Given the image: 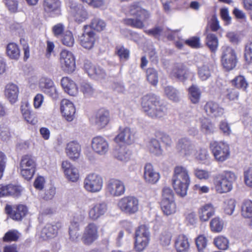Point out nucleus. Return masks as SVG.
<instances>
[{
  "label": "nucleus",
  "instance_id": "nucleus-1",
  "mask_svg": "<svg viewBox=\"0 0 252 252\" xmlns=\"http://www.w3.org/2000/svg\"><path fill=\"white\" fill-rule=\"evenodd\" d=\"M172 181L177 194L181 197H185L190 183V178L187 168L182 165L176 166L174 169Z\"/></svg>",
  "mask_w": 252,
  "mask_h": 252
},
{
  "label": "nucleus",
  "instance_id": "nucleus-2",
  "mask_svg": "<svg viewBox=\"0 0 252 252\" xmlns=\"http://www.w3.org/2000/svg\"><path fill=\"white\" fill-rule=\"evenodd\" d=\"M141 106L144 112L152 118L163 117L167 110L159 98L153 94L144 95L142 98Z\"/></svg>",
  "mask_w": 252,
  "mask_h": 252
},
{
  "label": "nucleus",
  "instance_id": "nucleus-3",
  "mask_svg": "<svg viewBox=\"0 0 252 252\" xmlns=\"http://www.w3.org/2000/svg\"><path fill=\"white\" fill-rule=\"evenodd\" d=\"M237 179V175L234 171L223 170L214 178L213 185L215 191L219 194L230 192L233 189L234 183Z\"/></svg>",
  "mask_w": 252,
  "mask_h": 252
},
{
  "label": "nucleus",
  "instance_id": "nucleus-4",
  "mask_svg": "<svg viewBox=\"0 0 252 252\" xmlns=\"http://www.w3.org/2000/svg\"><path fill=\"white\" fill-rule=\"evenodd\" d=\"M128 12L135 19H126L124 20L125 24L136 28H143L144 26L143 21L149 17L148 11L143 8L139 3L134 2L130 6Z\"/></svg>",
  "mask_w": 252,
  "mask_h": 252
},
{
  "label": "nucleus",
  "instance_id": "nucleus-5",
  "mask_svg": "<svg viewBox=\"0 0 252 252\" xmlns=\"http://www.w3.org/2000/svg\"><path fill=\"white\" fill-rule=\"evenodd\" d=\"M210 147L217 162L222 163L229 158L230 147L227 143L223 141H213L210 143Z\"/></svg>",
  "mask_w": 252,
  "mask_h": 252
},
{
  "label": "nucleus",
  "instance_id": "nucleus-6",
  "mask_svg": "<svg viewBox=\"0 0 252 252\" xmlns=\"http://www.w3.org/2000/svg\"><path fill=\"white\" fill-rule=\"evenodd\" d=\"M103 186V178L98 174H89L85 177L83 180V188L86 191L89 193H98L102 189Z\"/></svg>",
  "mask_w": 252,
  "mask_h": 252
},
{
  "label": "nucleus",
  "instance_id": "nucleus-7",
  "mask_svg": "<svg viewBox=\"0 0 252 252\" xmlns=\"http://www.w3.org/2000/svg\"><path fill=\"white\" fill-rule=\"evenodd\" d=\"M150 239L149 228L145 225H141L135 234L134 250L138 252L143 251L148 246Z\"/></svg>",
  "mask_w": 252,
  "mask_h": 252
},
{
  "label": "nucleus",
  "instance_id": "nucleus-8",
  "mask_svg": "<svg viewBox=\"0 0 252 252\" xmlns=\"http://www.w3.org/2000/svg\"><path fill=\"white\" fill-rule=\"evenodd\" d=\"M35 169V161L32 156L26 155L21 158L20 169L21 175L27 180L33 176Z\"/></svg>",
  "mask_w": 252,
  "mask_h": 252
},
{
  "label": "nucleus",
  "instance_id": "nucleus-9",
  "mask_svg": "<svg viewBox=\"0 0 252 252\" xmlns=\"http://www.w3.org/2000/svg\"><path fill=\"white\" fill-rule=\"evenodd\" d=\"M118 206L125 213L133 214L139 210V201L133 196H125L119 200Z\"/></svg>",
  "mask_w": 252,
  "mask_h": 252
},
{
  "label": "nucleus",
  "instance_id": "nucleus-10",
  "mask_svg": "<svg viewBox=\"0 0 252 252\" xmlns=\"http://www.w3.org/2000/svg\"><path fill=\"white\" fill-rule=\"evenodd\" d=\"M105 191L107 195L111 197L123 195L126 191L123 181L117 178L110 179L106 184Z\"/></svg>",
  "mask_w": 252,
  "mask_h": 252
},
{
  "label": "nucleus",
  "instance_id": "nucleus-11",
  "mask_svg": "<svg viewBox=\"0 0 252 252\" xmlns=\"http://www.w3.org/2000/svg\"><path fill=\"white\" fill-rule=\"evenodd\" d=\"M237 56L235 50L231 47L224 46L222 47L221 63L227 70L233 69L236 65Z\"/></svg>",
  "mask_w": 252,
  "mask_h": 252
},
{
  "label": "nucleus",
  "instance_id": "nucleus-12",
  "mask_svg": "<svg viewBox=\"0 0 252 252\" xmlns=\"http://www.w3.org/2000/svg\"><path fill=\"white\" fill-rule=\"evenodd\" d=\"M108 210V205L105 201L92 204L88 211V218L92 220H96L104 216Z\"/></svg>",
  "mask_w": 252,
  "mask_h": 252
},
{
  "label": "nucleus",
  "instance_id": "nucleus-13",
  "mask_svg": "<svg viewBox=\"0 0 252 252\" xmlns=\"http://www.w3.org/2000/svg\"><path fill=\"white\" fill-rule=\"evenodd\" d=\"M60 63L61 67L64 71L71 73L75 70V58L71 52L63 50L60 54Z\"/></svg>",
  "mask_w": 252,
  "mask_h": 252
},
{
  "label": "nucleus",
  "instance_id": "nucleus-14",
  "mask_svg": "<svg viewBox=\"0 0 252 252\" xmlns=\"http://www.w3.org/2000/svg\"><path fill=\"white\" fill-rule=\"evenodd\" d=\"M84 68L88 75L94 79L102 80L106 76V73L102 68L93 64L88 60L85 61Z\"/></svg>",
  "mask_w": 252,
  "mask_h": 252
},
{
  "label": "nucleus",
  "instance_id": "nucleus-15",
  "mask_svg": "<svg viewBox=\"0 0 252 252\" xmlns=\"http://www.w3.org/2000/svg\"><path fill=\"white\" fill-rule=\"evenodd\" d=\"M98 225L94 222H91L85 228L82 241L85 244L90 245L98 239Z\"/></svg>",
  "mask_w": 252,
  "mask_h": 252
},
{
  "label": "nucleus",
  "instance_id": "nucleus-16",
  "mask_svg": "<svg viewBox=\"0 0 252 252\" xmlns=\"http://www.w3.org/2000/svg\"><path fill=\"white\" fill-rule=\"evenodd\" d=\"M88 26H84V32L79 37L80 45L86 49H91L96 40V36L94 32L87 31Z\"/></svg>",
  "mask_w": 252,
  "mask_h": 252
},
{
  "label": "nucleus",
  "instance_id": "nucleus-17",
  "mask_svg": "<svg viewBox=\"0 0 252 252\" xmlns=\"http://www.w3.org/2000/svg\"><path fill=\"white\" fill-rule=\"evenodd\" d=\"M91 145L93 150L100 156L105 155L109 148V143L107 140L99 136L93 138Z\"/></svg>",
  "mask_w": 252,
  "mask_h": 252
},
{
  "label": "nucleus",
  "instance_id": "nucleus-18",
  "mask_svg": "<svg viewBox=\"0 0 252 252\" xmlns=\"http://www.w3.org/2000/svg\"><path fill=\"white\" fill-rule=\"evenodd\" d=\"M62 168L68 180L72 182L78 181L79 178V171L69 161L67 160L63 161L62 163Z\"/></svg>",
  "mask_w": 252,
  "mask_h": 252
},
{
  "label": "nucleus",
  "instance_id": "nucleus-19",
  "mask_svg": "<svg viewBox=\"0 0 252 252\" xmlns=\"http://www.w3.org/2000/svg\"><path fill=\"white\" fill-rule=\"evenodd\" d=\"M134 140V131L128 127H120L119 133L115 138L116 142H122L127 144L132 143Z\"/></svg>",
  "mask_w": 252,
  "mask_h": 252
},
{
  "label": "nucleus",
  "instance_id": "nucleus-20",
  "mask_svg": "<svg viewBox=\"0 0 252 252\" xmlns=\"http://www.w3.org/2000/svg\"><path fill=\"white\" fill-rule=\"evenodd\" d=\"M61 110L67 121L71 122L73 120L75 108L72 102L66 99H63L61 102Z\"/></svg>",
  "mask_w": 252,
  "mask_h": 252
},
{
  "label": "nucleus",
  "instance_id": "nucleus-21",
  "mask_svg": "<svg viewBox=\"0 0 252 252\" xmlns=\"http://www.w3.org/2000/svg\"><path fill=\"white\" fill-rule=\"evenodd\" d=\"M177 149L181 155L184 156H189L194 154L195 149L191 141L186 138L179 140Z\"/></svg>",
  "mask_w": 252,
  "mask_h": 252
},
{
  "label": "nucleus",
  "instance_id": "nucleus-22",
  "mask_svg": "<svg viewBox=\"0 0 252 252\" xmlns=\"http://www.w3.org/2000/svg\"><path fill=\"white\" fill-rule=\"evenodd\" d=\"M114 156L118 160L125 163L133 160L131 151L124 146L116 149L114 152Z\"/></svg>",
  "mask_w": 252,
  "mask_h": 252
},
{
  "label": "nucleus",
  "instance_id": "nucleus-23",
  "mask_svg": "<svg viewBox=\"0 0 252 252\" xmlns=\"http://www.w3.org/2000/svg\"><path fill=\"white\" fill-rule=\"evenodd\" d=\"M43 7L45 11L52 16L61 14V1L60 0H44Z\"/></svg>",
  "mask_w": 252,
  "mask_h": 252
},
{
  "label": "nucleus",
  "instance_id": "nucleus-24",
  "mask_svg": "<svg viewBox=\"0 0 252 252\" xmlns=\"http://www.w3.org/2000/svg\"><path fill=\"white\" fill-rule=\"evenodd\" d=\"M159 173L156 171L153 166L149 163L144 166V178L145 181L150 184H155L159 179Z\"/></svg>",
  "mask_w": 252,
  "mask_h": 252
},
{
  "label": "nucleus",
  "instance_id": "nucleus-25",
  "mask_svg": "<svg viewBox=\"0 0 252 252\" xmlns=\"http://www.w3.org/2000/svg\"><path fill=\"white\" fill-rule=\"evenodd\" d=\"M206 114L211 117H219L224 113L223 109L219 104L212 101L207 102L204 106Z\"/></svg>",
  "mask_w": 252,
  "mask_h": 252
},
{
  "label": "nucleus",
  "instance_id": "nucleus-26",
  "mask_svg": "<svg viewBox=\"0 0 252 252\" xmlns=\"http://www.w3.org/2000/svg\"><path fill=\"white\" fill-rule=\"evenodd\" d=\"M61 227V224L60 223H57L55 224H47L41 231V237L43 240L54 238Z\"/></svg>",
  "mask_w": 252,
  "mask_h": 252
},
{
  "label": "nucleus",
  "instance_id": "nucleus-27",
  "mask_svg": "<svg viewBox=\"0 0 252 252\" xmlns=\"http://www.w3.org/2000/svg\"><path fill=\"white\" fill-rule=\"evenodd\" d=\"M109 120V111L105 109H100L96 113L94 123L98 127L101 128L108 124Z\"/></svg>",
  "mask_w": 252,
  "mask_h": 252
},
{
  "label": "nucleus",
  "instance_id": "nucleus-28",
  "mask_svg": "<svg viewBox=\"0 0 252 252\" xmlns=\"http://www.w3.org/2000/svg\"><path fill=\"white\" fill-rule=\"evenodd\" d=\"M72 15L74 20L78 23L85 21L88 18V14L86 9L80 4L72 5L70 7Z\"/></svg>",
  "mask_w": 252,
  "mask_h": 252
},
{
  "label": "nucleus",
  "instance_id": "nucleus-29",
  "mask_svg": "<svg viewBox=\"0 0 252 252\" xmlns=\"http://www.w3.org/2000/svg\"><path fill=\"white\" fill-rule=\"evenodd\" d=\"M214 213V207L211 203L201 206L198 211V217L201 221H207Z\"/></svg>",
  "mask_w": 252,
  "mask_h": 252
},
{
  "label": "nucleus",
  "instance_id": "nucleus-30",
  "mask_svg": "<svg viewBox=\"0 0 252 252\" xmlns=\"http://www.w3.org/2000/svg\"><path fill=\"white\" fill-rule=\"evenodd\" d=\"M4 94L11 104L14 103L18 100L19 88L15 84H8L5 86Z\"/></svg>",
  "mask_w": 252,
  "mask_h": 252
},
{
  "label": "nucleus",
  "instance_id": "nucleus-31",
  "mask_svg": "<svg viewBox=\"0 0 252 252\" xmlns=\"http://www.w3.org/2000/svg\"><path fill=\"white\" fill-rule=\"evenodd\" d=\"M61 85L69 95L75 96L77 94L78 91L76 84L68 77H63L61 80Z\"/></svg>",
  "mask_w": 252,
  "mask_h": 252
},
{
  "label": "nucleus",
  "instance_id": "nucleus-32",
  "mask_svg": "<svg viewBox=\"0 0 252 252\" xmlns=\"http://www.w3.org/2000/svg\"><path fill=\"white\" fill-rule=\"evenodd\" d=\"M65 152L67 156L72 159L79 158L81 152V146L77 142L72 141L67 144Z\"/></svg>",
  "mask_w": 252,
  "mask_h": 252
},
{
  "label": "nucleus",
  "instance_id": "nucleus-33",
  "mask_svg": "<svg viewBox=\"0 0 252 252\" xmlns=\"http://www.w3.org/2000/svg\"><path fill=\"white\" fill-rule=\"evenodd\" d=\"M175 247L177 252H187L189 248L188 238L185 235H180L175 239Z\"/></svg>",
  "mask_w": 252,
  "mask_h": 252
},
{
  "label": "nucleus",
  "instance_id": "nucleus-34",
  "mask_svg": "<svg viewBox=\"0 0 252 252\" xmlns=\"http://www.w3.org/2000/svg\"><path fill=\"white\" fill-rule=\"evenodd\" d=\"M187 70L182 64L175 65L171 72V75L181 81H184L187 78Z\"/></svg>",
  "mask_w": 252,
  "mask_h": 252
},
{
  "label": "nucleus",
  "instance_id": "nucleus-35",
  "mask_svg": "<svg viewBox=\"0 0 252 252\" xmlns=\"http://www.w3.org/2000/svg\"><path fill=\"white\" fill-rule=\"evenodd\" d=\"M6 54L10 59L18 60L20 56L18 45L14 43H9L6 47Z\"/></svg>",
  "mask_w": 252,
  "mask_h": 252
},
{
  "label": "nucleus",
  "instance_id": "nucleus-36",
  "mask_svg": "<svg viewBox=\"0 0 252 252\" xmlns=\"http://www.w3.org/2000/svg\"><path fill=\"white\" fill-rule=\"evenodd\" d=\"M161 208L163 214L166 216L175 214L177 210L175 201L161 202Z\"/></svg>",
  "mask_w": 252,
  "mask_h": 252
},
{
  "label": "nucleus",
  "instance_id": "nucleus-37",
  "mask_svg": "<svg viewBox=\"0 0 252 252\" xmlns=\"http://www.w3.org/2000/svg\"><path fill=\"white\" fill-rule=\"evenodd\" d=\"M189 98L192 103H198L200 99L201 92L196 85H192L188 89Z\"/></svg>",
  "mask_w": 252,
  "mask_h": 252
},
{
  "label": "nucleus",
  "instance_id": "nucleus-38",
  "mask_svg": "<svg viewBox=\"0 0 252 252\" xmlns=\"http://www.w3.org/2000/svg\"><path fill=\"white\" fill-rule=\"evenodd\" d=\"M150 152L153 154L159 156L162 153V150L161 148L159 141L155 138L150 140L147 145Z\"/></svg>",
  "mask_w": 252,
  "mask_h": 252
},
{
  "label": "nucleus",
  "instance_id": "nucleus-39",
  "mask_svg": "<svg viewBox=\"0 0 252 252\" xmlns=\"http://www.w3.org/2000/svg\"><path fill=\"white\" fill-rule=\"evenodd\" d=\"M206 42L208 48L212 52H215L217 50L219 40L215 34L208 33L206 36Z\"/></svg>",
  "mask_w": 252,
  "mask_h": 252
},
{
  "label": "nucleus",
  "instance_id": "nucleus-40",
  "mask_svg": "<svg viewBox=\"0 0 252 252\" xmlns=\"http://www.w3.org/2000/svg\"><path fill=\"white\" fill-rule=\"evenodd\" d=\"M146 78L148 82L154 86L158 82V74L157 70L154 68H149L146 70Z\"/></svg>",
  "mask_w": 252,
  "mask_h": 252
},
{
  "label": "nucleus",
  "instance_id": "nucleus-41",
  "mask_svg": "<svg viewBox=\"0 0 252 252\" xmlns=\"http://www.w3.org/2000/svg\"><path fill=\"white\" fill-rule=\"evenodd\" d=\"M164 93L166 96L172 101L177 102L180 100L179 91L172 86L165 87Z\"/></svg>",
  "mask_w": 252,
  "mask_h": 252
},
{
  "label": "nucleus",
  "instance_id": "nucleus-42",
  "mask_svg": "<svg viewBox=\"0 0 252 252\" xmlns=\"http://www.w3.org/2000/svg\"><path fill=\"white\" fill-rule=\"evenodd\" d=\"M241 214L244 218L252 217V201L246 200L244 201L241 206Z\"/></svg>",
  "mask_w": 252,
  "mask_h": 252
},
{
  "label": "nucleus",
  "instance_id": "nucleus-43",
  "mask_svg": "<svg viewBox=\"0 0 252 252\" xmlns=\"http://www.w3.org/2000/svg\"><path fill=\"white\" fill-rule=\"evenodd\" d=\"M212 69L209 66L205 64L198 68V75L202 81H206L211 76Z\"/></svg>",
  "mask_w": 252,
  "mask_h": 252
},
{
  "label": "nucleus",
  "instance_id": "nucleus-44",
  "mask_svg": "<svg viewBox=\"0 0 252 252\" xmlns=\"http://www.w3.org/2000/svg\"><path fill=\"white\" fill-rule=\"evenodd\" d=\"M215 245L220 250H225L229 247V241L223 236H219L214 239Z\"/></svg>",
  "mask_w": 252,
  "mask_h": 252
},
{
  "label": "nucleus",
  "instance_id": "nucleus-45",
  "mask_svg": "<svg viewBox=\"0 0 252 252\" xmlns=\"http://www.w3.org/2000/svg\"><path fill=\"white\" fill-rule=\"evenodd\" d=\"M23 190V188L21 186L13 184L7 185V196L19 197Z\"/></svg>",
  "mask_w": 252,
  "mask_h": 252
},
{
  "label": "nucleus",
  "instance_id": "nucleus-46",
  "mask_svg": "<svg viewBox=\"0 0 252 252\" xmlns=\"http://www.w3.org/2000/svg\"><path fill=\"white\" fill-rule=\"evenodd\" d=\"M232 84L236 88L243 90H245L248 86V83L245 78L242 75H239L236 77L232 81Z\"/></svg>",
  "mask_w": 252,
  "mask_h": 252
},
{
  "label": "nucleus",
  "instance_id": "nucleus-47",
  "mask_svg": "<svg viewBox=\"0 0 252 252\" xmlns=\"http://www.w3.org/2000/svg\"><path fill=\"white\" fill-rule=\"evenodd\" d=\"M28 212L27 207L24 205H19L16 210L14 211V214H12V219L15 220H20L24 217Z\"/></svg>",
  "mask_w": 252,
  "mask_h": 252
},
{
  "label": "nucleus",
  "instance_id": "nucleus-48",
  "mask_svg": "<svg viewBox=\"0 0 252 252\" xmlns=\"http://www.w3.org/2000/svg\"><path fill=\"white\" fill-rule=\"evenodd\" d=\"M223 227V221L219 217L213 218L210 221V227L212 231L220 232Z\"/></svg>",
  "mask_w": 252,
  "mask_h": 252
},
{
  "label": "nucleus",
  "instance_id": "nucleus-49",
  "mask_svg": "<svg viewBox=\"0 0 252 252\" xmlns=\"http://www.w3.org/2000/svg\"><path fill=\"white\" fill-rule=\"evenodd\" d=\"M172 234L168 231H162L159 236V240L160 244L164 247L169 246L171 241Z\"/></svg>",
  "mask_w": 252,
  "mask_h": 252
},
{
  "label": "nucleus",
  "instance_id": "nucleus-50",
  "mask_svg": "<svg viewBox=\"0 0 252 252\" xmlns=\"http://www.w3.org/2000/svg\"><path fill=\"white\" fill-rule=\"evenodd\" d=\"M223 208L226 214L231 215L235 208V200L232 198H228L224 201Z\"/></svg>",
  "mask_w": 252,
  "mask_h": 252
},
{
  "label": "nucleus",
  "instance_id": "nucleus-51",
  "mask_svg": "<svg viewBox=\"0 0 252 252\" xmlns=\"http://www.w3.org/2000/svg\"><path fill=\"white\" fill-rule=\"evenodd\" d=\"M80 90L85 96H90L93 95L94 92V89L92 85L86 82H83L81 84Z\"/></svg>",
  "mask_w": 252,
  "mask_h": 252
},
{
  "label": "nucleus",
  "instance_id": "nucleus-52",
  "mask_svg": "<svg viewBox=\"0 0 252 252\" xmlns=\"http://www.w3.org/2000/svg\"><path fill=\"white\" fill-rule=\"evenodd\" d=\"M243 176L244 182L246 186L252 188V166L244 170Z\"/></svg>",
  "mask_w": 252,
  "mask_h": 252
},
{
  "label": "nucleus",
  "instance_id": "nucleus-53",
  "mask_svg": "<svg viewBox=\"0 0 252 252\" xmlns=\"http://www.w3.org/2000/svg\"><path fill=\"white\" fill-rule=\"evenodd\" d=\"M79 230V225L77 222H72L69 228V233L70 238L72 241H76L78 236Z\"/></svg>",
  "mask_w": 252,
  "mask_h": 252
},
{
  "label": "nucleus",
  "instance_id": "nucleus-54",
  "mask_svg": "<svg viewBox=\"0 0 252 252\" xmlns=\"http://www.w3.org/2000/svg\"><path fill=\"white\" fill-rule=\"evenodd\" d=\"M54 85V82L47 77L41 78L39 82V87L43 93Z\"/></svg>",
  "mask_w": 252,
  "mask_h": 252
},
{
  "label": "nucleus",
  "instance_id": "nucleus-55",
  "mask_svg": "<svg viewBox=\"0 0 252 252\" xmlns=\"http://www.w3.org/2000/svg\"><path fill=\"white\" fill-rule=\"evenodd\" d=\"M175 201L174 194L172 190L169 187H164L162 190L161 202Z\"/></svg>",
  "mask_w": 252,
  "mask_h": 252
},
{
  "label": "nucleus",
  "instance_id": "nucleus-56",
  "mask_svg": "<svg viewBox=\"0 0 252 252\" xmlns=\"http://www.w3.org/2000/svg\"><path fill=\"white\" fill-rule=\"evenodd\" d=\"M105 26V22L98 18H94L91 24V28L97 31L103 30Z\"/></svg>",
  "mask_w": 252,
  "mask_h": 252
},
{
  "label": "nucleus",
  "instance_id": "nucleus-57",
  "mask_svg": "<svg viewBox=\"0 0 252 252\" xmlns=\"http://www.w3.org/2000/svg\"><path fill=\"white\" fill-rule=\"evenodd\" d=\"M244 58L247 63H252V41H249L245 46Z\"/></svg>",
  "mask_w": 252,
  "mask_h": 252
},
{
  "label": "nucleus",
  "instance_id": "nucleus-58",
  "mask_svg": "<svg viewBox=\"0 0 252 252\" xmlns=\"http://www.w3.org/2000/svg\"><path fill=\"white\" fill-rule=\"evenodd\" d=\"M62 42L64 45L68 47L73 46L74 43V39L71 32L66 31L64 33Z\"/></svg>",
  "mask_w": 252,
  "mask_h": 252
},
{
  "label": "nucleus",
  "instance_id": "nucleus-59",
  "mask_svg": "<svg viewBox=\"0 0 252 252\" xmlns=\"http://www.w3.org/2000/svg\"><path fill=\"white\" fill-rule=\"evenodd\" d=\"M11 137L9 128L7 126H0V139L3 141H8Z\"/></svg>",
  "mask_w": 252,
  "mask_h": 252
},
{
  "label": "nucleus",
  "instance_id": "nucleus-60",
  "mask_svg": "<svg viewBox=\"0 0 252 252\" xmlns=\"http://www.w3.org/2000/svg\"><path fill=\"white\" fill-rule=\"evenodd\" d=\"M19 237L18 232L15 230H11L6 232L3 238V241L5 242L16 241Z\"/></svg>",
  "mask_w": 252,
  "mask_h": 252
},
{
  "label": "nucleus",
  "instance_id": "nucleus-61",
  "mask_svg": "<svg viewBox=\"0 0 252 252\" xmlns=\"http://www.w3.org/2000/svg\"><path fill=\"white\" fill-rule=\"evenodd\" d=\"M223 94L226 98L230 100L237 99L239 96V93L236 90L232 88H227L223 91Z\"/></svg>",
  "mask_w": 252,
  "mask_h": 252
},
{
  "label": "nucleus",
  "instance_id": "nucleus-62",
  "mask_svg": "<svg viewBox=\"0 0 252 252\" xmlns=\"http://www.w3.org/2000/svg\"><path fill=\"white\" fill-rule=\"evenodd\" d=\"M194 174L196 178L200 180H208L211 176L210 172L199 168L194 169Z\"/></svg>",
  "mask_w": 252,
  "mask_h": 252
},
{
  "label": "nucleus",
  "instance_id": "nucleus-63",
  "mask_svg": "<svg viewBox=\"0 0 252 252\" xmlns=\"http://www.w3.org/2000/svg\"><path fill=\"white\" fill-rule=\"evenodd\" d=\"M196 244L198 251L201 252L207 246V240L204 235H199L196 239Z\"/></svg>",
  "mask_w": 252,
  "mask_h": 252
},
{
  "label": "nucleus",
  "instance_id": "nucleus-64",
  "mask_svg": "<svg viewBox=\"0 0 252 252\" xmlns=\"http://www.w3.org/2000/svg\"><path fill=\"white\" fill-rule=\"evenodd\" d=\"M83 2L86 3L89 5L94 7L99 8L104 6L106 0H81Z\"/></svg>",
  "mask_w": 252,
  "mask_h": 252
}]
</instances>
